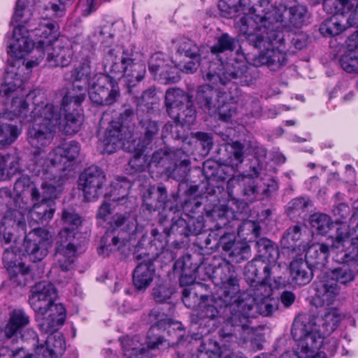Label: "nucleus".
Instances as JSON below:
<instances>
[{"label":"nucleus","instance_id":"nucleus-48","mask_svg":"<svg viewBox=\"0 0 358 358\" xmlns=\"http://www.w3.org/2000/svg\"><path fill=\"white\" fill-rule=\"evenodd\" d=\"M91 76L90 62L86 59L78 67L73 69L71 76L74 78L75 83L83 82V85L90 86L92 81L90 82Z\"/></svg>","mask_w":358,"mask_h":358},{"label":"nucleus","instance_id":"nucleus-35","mask_svg":"<svg viewBox=\"0 0 358 358\" xmlns=\"http://www.w3.org/2000/svg\"><path fill=\"white\" fill-rule=\"evenodd\" d=\"M15 64L8 66L4 76V83L0 87V94L8 96L12 92H14L17 87H20L22 83L26 80L21 75L20 67L18 66L17 71H15Z\"/></svg>","mask_w":358,"mask_h":358},{"label":"nucleus","instance_id":"nucleus-34","mask_svg":"<svg viewBox=\"0 0 358 358\" xmlns=\"http://www.w3.org/2000/svg\"><path fill=\"white\" fill-rule=\"evenodd\" d=\"M260 170H252L253 173L247 176H242L238 179V185L241 188V192L243 199L246 202L254 201L259 195V188L254 180V177L259 175Z\"/></svg>","mask_w":358,"mask_h":358},{"label":"nucleus","instance_id":"nucleus-52","mask_svg":"<svg viewBox=\"0 0 358 358\" xmlns=\"http://www.w3.org/2000/svg\"><path fill=\"white\" fill-rule=\"evenodd\" d=\"M276 309V303L273 299H271V297L265 300H262V301H257L255 303L254 310L252 312H250V314L251 315L250 320H251V318L255 316L256 313H258L263 316H269L272 315Z\"/></svg>","mask_w":358,"mask_h":358},{"label":"nucleus","instance_id":"nucleus-5","mask_svg":"<svg viewBox=\"0 0 358 358\" xmlns=\"http://www.w3.org/2000/svg\"><path fill=\"white\" fill-rule=\"evenodd\" d=\"M52 136H29L28 141L33 148L31 162L33 170L38 173L42 172L50 180L65 177L73 170L80 154V147L78 142L63 143L52 150L48 155L43 148L48 145Z\"/></svg>","mask_w":358,"mask_h":358},{"label":"nucleus","instance_id":"nucleus-60","mask_svg":"<svg viewBox=\"0 0 358 358\" xmlns=\"http://www.w3.org/2000/svg\"><path fill=\"white\" fill-rule=\"evenodd\" d=\"M173 294L172 289L166 285H159L152 289V296L157 303H166Z\"/></svg>","mask_w":358,"mask_h":358},{"label":"nucleus","instance_id":"nucleus-39","mask_svg":"<svg viewBox=\"0 0 358 358\" xmlns=\"http://www.w3.org/2000/svg\"><path fill=\"white\" fill-rule=\"evenodd\" d=\"M130 94L133 96L134 102L137 109L148 113L150 112L154 105L158 103L159 100L154 87L144 90L140 95H138V92L136 90L134 94Z\"/></svg>","mask_w":358,"mask_h":358},{"label":"nucleus","instance_id":"nucleus-64","mask_svg":"<svg viewBox=\"0 0 358 358\" xmlns=\"http://www.w3.org/2000/svg\"><path fill=\"white\" fill-rule=\"evenodd\" d=\"M358 8V0H338L336 3L335 9L342 14Z\"/></svg>","mask_w":358,"mask_h":358},{"label":"nucleus","instance_id":"nucleus-49","mask_svg":"<svg viewBox=\"0 0 358 358\" xmlns=\"http://www.w3.org/2000/svg\"><path fill=\"white\" fill-rule=\"evenodd\" d=\"M130 187V182L126 180H124L122 182L115 183L110 194V201L124 204V201L127 199Z\"/></svg>","mask_w":358,"mask_h":358},{"label":"nucleus","instance_id":"nucleus-43","mask_svg":"<svg viewBox=\"0 0 358 358\" xmlns=\"http://www.w3.org/2000/svg\"><path fill=\"white\" fill-rule=\"evenodd\" d=\"M102 137L99 139L98 144V148L102 152L110 155L118 149H123V138L121 136H102Z\"/></svg>","mask_w":358,"mask_h":358},{"label":"nucleus","instance_id":"nucleus-22","mask_svg":"<svg viewBox=\"0 0 358 358\" xmlns=\"http://www.w3.org/2000/svg\"><path fill=\"white\" fill-rule=\"evenodd\" d=\"M29 30L33 36L38 38L34 52L39 56H41V52H43L48 45H50L59 38V25L56 22L50 20L43 19L38 23L37 27L29 28Z\"/></svg>","mask_w":358,"mask_h":358},{"label":"nucleus","instance_id":"nucleus-27","mask_svg":"<svg viewBox=\"0 0 358 358\" xmlns=\"http://www.w3.org/2000/svg\"><path fill=\"white\" fill-rule=\"evenodd\" d=\"M29 323V317L22 309H14L9 314V320L1 331V336L4 339L15 340L22 328Z\"/></svg>","mask_w":358,"mask_h":358},{"label":"nucleus","instance_id":"nucleus-36","mask_svg":"<svg viewBox=\"0 0 358 358\" xmlns=\"http://www.w3.org/2000/svg\"><path fill=\"white\" fill-rule=\"evenodd\" d=\"M33 206L29 210L31 220L36 223L48 222L55 211L54 205L42 201H32Z\"/></svg>","mask_w":358,"mask_h":358},{"label":"nucleus","instance_id":"nucleus-21","mask_svg":"<svg viewBox=\"0 0 358 358\" xmlns=\"http://www.w3.org/2000/svg\"><path fill=\"white\" fill-rule=\"evenodd\" d=\"M134 111L131 107L126 108L120 114L118 118L106 122L101 120L99 131L103 134H132L134 132Z\"/></svg>","mask_w":358,"mask_h":358},{"label":"nucleus","instance_id":"nucleus-37","mask_svg":"<svg viewBox=\"0 0 358 358\" xmlns=\"http://www.w3.org/2000/svg\"><path fill=\"white\" fill-rule=\"evenodd\" d=\"M302 236V227L296 224L289 227L280 241L282 247L293 252L297 251V248L300 250L301 247L304 249L305 244L301 241Z\"/></svg>","mask_w":358,"mask_h":358},{"label":"nucleus","instance_id":"nucleus-57","mask_svg":"<svg viewBox=\"0 0 358 358\" xmlns=\"http://www.w3.org/2000/svg\"><path fill=\"white\" fill-rule=\"evenodd\" d=\"M178 152H167L166 151L157 150L152 154L151 159L148 164L150 166H155L157 167L159 165L164 166L166 169L168 168L167 162L169 160L174 159V157L180 154Z\"/></svg>","mask_w":358,"mask_h":358},{"label":"nucleus","instance_id":"nucleus-14","mask_svg":"<svg viewBox=\"0 0 358 358\" xmlns=\"http://www.w3.org/2000/svg\"><path fill=\"white\" fill-rule=\"evenodd\" d=\"M14 238L10 243H6L1 234L4 244H10L15 240V232H22L25 235L24 246L25 252L30 261L34 263L41 262L48 255L50 247L49 234L48 231L41 227H36L29 233L27 231L26 222L24 230L15 227L13 229Z\"/></svg>","mask_w":358,"mask_h":358},{"label":"nucleus","instance_id":"nucleus-9","mask_svg":"<svg viewBox=\"0 0 358 358\" xmlns=\"http://www.w3.org/2000/svg\"><path fill=\"white\" fill-rule=\"evenodd\" d=\"M331 252L343 266L332 271L331 280L344 285L352 282L358 273V235L352 237L346 226L338 227L331 238Z\"/></svg>","mask_w":358,"mask_h":358},{"label":"nucleus","instance_id":"nucleus-24","mask_svg":"<svg viewBox=\"0 0 358 358\" xmlns=\"http://www.w3.org/2000/svg\"><path fill=\"white\" fill-rule=\"evenodd\" d=\"M24 25L19 24L13 30V38L8 48V54L15 58H22L25 53L31 51L34 43L30 39Z\"/></svg>","mask_w":358,"mask_h":358},{"label":"nucleus","instance_id":"nucleus-8","mask_svg":"<svg viewBox=\"0 0 358 358\" xmlns=\"http://www.w3.org/2000/svg\"><path fill=\"white\" fill-rule=\"evenodd\" d=\"M62 220L64 227L57 235L55 243V262L50 273L58 278L73 269L79 238L81 236L78 228L82 221L73 210H64Z\"/></svg>","mask_w":358,"mask_h":358},{"label":"nucleus","instance_id":"nucleus-56","mask_svg":"<svg viewBox=\"0 0 358 358\" xmlns=\"http://www.w3.org/2000/svg\"><path fill=\"white\" fill-rule=\"evenodd\" d=\"M60 192L61 190L52 183L45 182L41 187L39 201L55 205L53 200L59 196Z\"/></svg>","mask_w":358,"mask_h":358},{"label":"nucleus","instance_id":"nucleus-42","mask_svg":"<svg viewBox=\"0 0 358 358\" xmlns=\"http://www.w3.org/2000/svg\"><path fill=\"white\" fill-rule=\"evenodd\" d=\"M261 227L257 222L246 220L238 228V235L243 239L252 241L260 235Z\"/></svg>","mask_w":358,"mask_h":358},{"label":"nucleus","instance_id":"nucleus-45","mask_svg":"<svg viewBox=\"0 0 358 358\" xmlns=\"http://www.w3.org/2000/svg\"><path fill=\"white\" fill-rule=\"evenodd\" d=\"M157 196V201L155 204L152 203H146L147 208L149 210H157L159 209L169 210H173V206L170 204V201L168 199V194L166 188L164 185H159L157 187L155 192Z\"/></svg>","mask_w":358,"mask_h":358},{"label":"nucleus","instance_id":"nucleus-55","mask_svg":"<svg viewBox=\"0 0 358 358\" xmlns=\"http://www.w3.org/2000/svg\"><path fill=\"white\" fill-rule=\"evenodd\" d=\"M190 164V162L188 159L181 160L178 164V162H174L175 168L172 170L170 169V166H168L166 170V173H168L170 178H173L174 180L182 181L183 180L187 173L189 170H188V166Z\"/></svg>","mask_w":358,"mask_h":358},{"label":"nucleus","instance_id":"nucleus-53","mask_svg":"<svg viewBox=\"0 0 358 358\" xmlns=\"http://www.w3.org/2000/svg\"><path fill=\"white\" fill-rule=\"evenodd\" d=\"M310 205H311V201L307 198H295L288 203L287 214L292 217L296 215L300 216Z\"/></svg>","mask_w":358,"mask_h":358},{"label":"nucleus","instance_id":"nucleus-7","mask_svg":"<svg viewBox=\"0 0 358 358\" xmlns=\"http://www.w3.org/2000/svg\"><path fill=\"white\" fill-rule=\"evenodd\" d=\"M343 318L336 308L328 309L320 315H299L293 322L291 334L301 351L310 356L320 346V340L331 335Z\"/></svg>","mask_w":358,"mask_h":358},{"label":"nucleus","instance_id":"nucleus-44","mask_svg":"<svg viewBox=\"0 0 358 358\" xmlns=\"http://www.w3.org/2000/svg\"><path fill=\"white\" fill-rule=\"evenodd\" d=\"M236 46V41L228 34H222L217 38V43L210 47L212 54L219 56L224 52H232Z\"/></svg>","mask_w":358,"mask_h":358},{"label":"nucleus","instance_id":"nucleus-59","mask_svg":"<svg viewBox=\"0 0 358 358\" xmlns=\"http://www.w3.org/2000/svg\"><path fill=\"white\" fill-rule=\"evenodd\" d=\"M171 234L188 237L189 236V220L187 221L183 218H178L174 221L169 229V235Z\"/></svg>","mask_w":358,"mask_h":358},{"label":"nucleus","instance_id":"nucleus-58","mask_svg":"<svg viewBox=\"0 0 358 358\" xmlns=\"http://www.w3.org/2000/svg\"><path fill=\"white\" fill-rule=\"evenodd\" d=\"M147 166V159L141 154H134L133 157L128 162L127 171L131 174L144 171Z\"/></svg>","mask_w":358,"mask_h":358},{"label":"nucleus","instance_id":"nucleus-30","mask_svg":"<svg viewBox=\"0 0 358 358\" xmlns=\"http://www.w3.org/2000/svg\"><path fill=\"white\" fill-rule=\"evenodd\" d=\"M155 275V266L151 261L140 263L133 272V282L136 289L145 291Z\"/></svg>","mask_w":358,"mask_h":358},{"label":"nucleus","instance_id":"nucleus-10","mask_svg":"<svg viewBox=\"0 0 358 358\" xmlns=\"http://www.w3.org/2000/svg\"><path fill=\"white\" fill-rule=\"evenodd\" d=\"M131 50L122 46L110 49L106 55L105 68L109 67L114 76H122L129 94H134L135 88L144 79L146 66L144 62L136 60Z\"/></svg>","mask_w":358,"mask_h":358},{"label":"nucleus","instance_id":"nucleus-1","mask_svg":"<svg viewBox=\"0 0 358 358\" xmlns=\"http://www.w3.org/2000/svg\"><path fill=\"white\" fill-rule=\"evenodd\" d=\"M239 6L244 15L236 20V27L249 45L260 50L258 55L248 54L245 60L254 66L279 69L287 62L284 34L280 29L287 25L301 27L307 16L306 7H273L266 0H239Z\"/></svg>","mask_w":358,"mask_h":358},{"label":"nucleus","instance_id":"nucleus-26","mask_svg":"<svg viewBox=\"0 0 358 358\" xmlns=\"http://www.w3.org/2000/svg\"><path fill=\"white\" fill-rule=\"evenodd\" d=\"M120 341L123 350V355L117 356L113 353L111 349L105 350L106 358H152L149 352H143L142 348H139V337L134 336L132 337L125 336L120 338Z\"/></svg>","mask_w":358,"mask_h":358},{"label":"nucleus","instance_id":"nucleus-47","mask_svg":"<svg viewBox=\"0 0 358 358\" xmlns=\"http://www.w3.org/2000/svg\"><path fill=\"white\" fill-rule=\"evenodd\" d=\"M310 223L313 229L320 235H325L331 228V218L326 214L315 213L310 216Z\"/></svg>","mask_w":358,"mask_h":358},{"label":"nucleus","instance_id":"nucleus-63","mask_svg":"<svg viewBox=\"0 0 358 358\" xmlns=\"http://www.w3.org/2000/svg\"><path fill=\"white\" fill-rule=\"evenodd\" d=\"M279 257V250L276 244L273 243L270 247L267 248L261 257L258 259L265 260L268 264H276L275 262Z\"/></svg>","mask_w":358,"mask_h":358},{"label":"nucleus","instance_id":"nucleus-17","mask_svg":"<svg viewBox=\"0 0 358 358\" xmlns=\"http://www.w3.org/2000/svg\"><path fill=\"white\" fill-rule=\"evenodd\" d=\"M254 283L255 285H252L247 292H241L239 287V291L234 294V302L238 305L240 313L243 317L247 316L250 326L252 325L250 312L254 310L255 303L270 298L274 289L264 280H257Z\"/></svg>","mask_w":358,"mask_h":358},{"label":"nucleus","instance_id":"nucleus-54","mask_svg":"<svg viewBox=\"0 0 358 358\" xmlns=\"http://www.w3.org/2000/svg\"><path fill=\"white\" fill-rule=\"evenodd\" d=\"M342 69L348 73L358 72V52L350 50L340 59Z\"/></svg>","mask_w":358,"mask_h":358},{"label":"nucleus","instance_id":"nucleus-41","mask_svg":"<svg viewBox=\"0 0 358 358\" xmlns=\"http://www.w3.org/2000/svg\"><path fill=\"white\" fill-rule=\"evenodd\" d=\"M39 298L41 300L54 301L57 297V292L54 285L47 281H41L36 283L31 289L29 299Z\"/></svg>","mask_w":358,"mask_h":358},{"label":"nucleus","instance_id":"nucleus-40","mask_svg":"<svg viewBox=\"0 0 358 358\" xmlns=\"http://www.w3.org/2000/svg\"><path fill=\"white\" fill-rule=\"evenodd\" d=\"M123 150L134 154H141L152 141V136H121Z\"/></svg>","mask_w":358,"mask_h":358},{"label":"nucleus","instance_id":"nucleus-50","mask_svg":"<svg viewBox=\"0 0 358 358\" xmlns=\"http://www.w3.org/2000/svg\"><path fill=\"white\" fill-rule=\"evenodd\" d=\"M176 52L186 58H195L199 54L196 45L189 38H182L178 41Z\"/></svg>","mask_w":358,"mask_h":358},{"label":"nucleus","instance_id":"nucleus-33","mask_svg":"<svg viewBox=\"0 0 358 358\" xmlns=\"http://www.w3.org/2000/svg\"><path fill=\"white\" fill-rule=\"evenodd\" d=\"M160 323H157L152 326L148 330L145 340L146 348L139 342V348H142L143 352H149V354L152 355V358L156 357V355H154L152 351L160 350L163 348L166 349L170 345L169 342L157 332L160 329Z\"/></svg>","mask_w":358,"mask_h":358},{"label":"nucleus","instance_id":"nucleus-31","mask_svg":"<svg viewBox=\"0 0 358 358\" xmlns=\"http://www.w3.org/2000/svg\"><path fill=\"white\" fill-rule=\"evenodd\" d=\"M289 269L292 280L299 285L309 283L315 271L309 263L302 258H296L291 262Z\"/></svg>","mask_w":358,"mask_h":358},{"label":"nucleus","instance_id":"nucleus-13","mask_svg":"<svg viewBox=\"0 0 358 358\" xmlns=\"http://www.w3.org/2000/svg\"><path fill=\"white\" fill-rule=\"evenodd\" d=\"M244 275L248 282L264 280L271 287L280 289L285 285V280L280 264H268L262 259H253L245 266Z\"/></svg>","mask_w":358,"mask_h":358},{"label":"nucleus","instance_id":"nucleus-3","mask_svg":"<svg viewBox=\"0 0 358 358\" xmlns=\"http://www.w3.org/2000/svg\"><path fill=\"white\" fill-rule=\"evenodd\" d=\"M224 69L222 64H210L208 69H201L203 78L209 84L198 87L195 101L199 108L210 116L219 115L220 119L227 122L236 113L234 103L239 95L232 80L248 78L245 65Z\"/></svg>","mask_w":358,"mask_h":358},{"label":"nucleus","instance_id":"nucleus-28","mask_svg":"<svg viewBox=\"0 0 358 358\" xmlns=\"http://www.w3.org/2000/svg\"><path fill=\"white\" fill-rule=\"evenodd\" d=\"M173 62L162 52L153 54L148 62L149 71L154 76L158 75L162 79L169 82L174 78L176 70Z\"/></svg>","mask_w":358,"mask_h":358},{"label":"nucleus","instance_id":"nucleus-25","mask_svg":"<svg viewBox=\"0 0 358 358\" xmlns=\"http://www.w3.org/2000/svg\"><path fill=\"white\" fill-rule=\"evenodd\" d=\"M234 234H224L220 239V244L222 250L228 253L230 260L239 264L249 259L250 247L246 243L236 242Z\"/></svg>","mask_w":358,"mask_h":358},{"label":"nucleus","instance_id":"nucleus-12","mask_svg":"<svg viewBox=\"0 0 358 358\" xmlns=\"http://www.w3.org/2000/svg\"><path fill=\"white\" fill-rule=\"evenodd\" d=\"M108 228L101 239V245L98 248L100 255L108 256L130 241L137 229L136 217L130 213H117L108 222Z\"/></svg>","mask_w":358,"mask_h":358},{"label":"nucleus","instance_id":"nucleus-32","mask_svg":"<svg viewBox=\"0 0 358 358\" xmlns=\"http://www.w3.org/2000/svg\"><path fill=\"white\" fill-rule=\"evenodd\" d=\"M339 286L334 280L321 281L316 288L314 299L317 306H330L333 304L339 294Z\"/></svg>","mask_w":358,"mask_h":358},{"label":"nucleus","instance_id":"nucleus-19","mask_svg":"<svg viewBox=\"0 0 358 358\" xmlns=\"http://www.w3.org/2000/svg\"><path fill=\"white\" fill-rule=\"evenodd\" d=\"M59 327L51 329L45 340H41V344L34 348L33 358H55L62 356L66 350V343Z\"/></svg>","mask_w":358,"mask_h":358},{"label":"nucleus","instance_id":"nucleus-16","mask_svg":"<svg viewBox=\"0 0 358 358\" xmlns=\"http://www.w3.org/2000/svg\"><path fill=\"white\" fill-rule=\"evenodd\" d=\"M88 92L90 100L99 106H111L120 96L119 87L110 76L102 73L94 76Z\"/></svg>","mask_w":358,"mask_h":358},{"label":"nucleus","instance_id":"nucleus-61","mask_svg":"<svg viewBox=\"0 0 358 358\" xmlns=\"http://www.w3.org/2000/svg\"><path fill=\"white\" fill-rule=\"evenodd\" d=\"M200 65V55L195 58L185 57L178 64L180 70L186 73H194Z\"/></svg>","mask_w":358,"mask_h":358},{"label":"nucleus","instance_id":"nucleus-51","mask_svg":"<svg viewBox=\"0 0 358 358\" xmlns=\"http://www.w3.org/2000/svg\"><path fill=\"white\" fill-rule=\"evenodd\" d=\"M194 289L190 287L185 288L182 291V301L188 308H194L201 302L205 303L209 301V296L207 295H201L199 298Z\"/></svg>","mask_w":358,"mask_h":358},{"label":"nucleus","instance_id":"nucleus-2","mask_svg":"<svg viewBox=\"0 0 358 358\" xmlns=\"http://www.w3.org/2000/svg\"><path fill=\"white\" fill-rule=\"evenodd\" d=\"M87 92L86 85L73 83L72 87L63 97L61 110L64 115L62 120L56 113L52 104H46L43 108H35L29 114L25 101H20L18 117L11 118V114H0V134H20L24 126L28 127L27 134H76L81 127L83 117L80 106Z\"/></svg>","mask_w":358,"mask_h":358},{"label":"nucleus","instance_id":"nucleus-15","mask_svg":"<svg viewBox=\"0 0 358 358\" xmlns=\"http://www.w3.org/2000/svg\"><path fill=\"white\" fill-rule=\"evenodd\" d=\"M29 301L31 307L36 313L44 315L50 312L48 315L43 317L38 324L42 332H48L50 330L55 329L64 324L66 320V309L62 304H55L52 299L46 301L36 297L29 299Z\"/></svg>","mask_w":358,"mask_h":358},{"label":"nucleus","instance_id":"nucleus-29","mask_svg":"<svg viewBox=\"0 0 358 358\" xmlns=\"http://www.w3.org/2000/svg\"><path fill=\"white\" fill-rule=\"evenodd\" d=\"M334 236L335 234L330 237V244L317 243L308 248L305 259L315 271L321 270L325 266L329 252H331V238Z\"/></svg>","mask_w":358,"mask_h":358},{"label":"nucleus","instance_id":"nucleus-20","mask_svg":"<svg viewBox=\"0 0 358 358\" xmlns=\"http://www.w3.org/2000/svg\"><path fill=\"white\" fill-rule=\"evenodd\" d=\"M105 182V175L100 168L91 166L86 169L79 177L81 187L86 200L91 201L99 197Z\"/></svg>","mask_w":358,"mask_h":358},{"label":"nucleus","instance_id":"nucleus-23","mask_svg":"<svg viewBox=\"0 0 358 358\" xmlns=\"http://www.w3.org/2000/svg\"><path fill=\"white\" fill-rule=\"evenodd\" d=\"M21 252L18 248L13 247L5 248L3 254V262L6 268L10 278L17 280L34 270V266H26L20 259Z\"/></svg>","mask_w":358,"mask_h":358},{"label":"nucleus","instance_id":"nucleus-18","mask_svg":"<svg viewBox=\"0 0 358 358\" xmlns=\"http://www.w3.org/2000/svg\"><path fill=\"white\" fill-rule=\"evenodd\" d=\"M46 53V64L51 68L69 66L73 58V43L65 36H59L50 45H48L41 56Z\"/></svg>","mask_w":358,"mask_h":358},{"label":"nucleus","instance_id":"nucleus-62","mask_svg":"<svg viewBox=\"0 0 358 358\" xmlns=\"http://www.w3.org/2000/svg\"><path fill=\"white\" fill-rule=\"evenodd\" d=\"M197 358H220V350L217 342H210L209 348H203L197 355Z\"/></svg>","mask_w":358,"mask_h":358},{"label":"nucleus","instance_id":"nucleus-6","mask_svg":"<svg viewBox=\"0 0 358 358\" xmlns=\"http://www.w3.org/2000/svg\"><path fill=\"white\" fill-rule=\"evenodd\" d=\"M16 196H13L7 187L0 189V213L2 220L0 224V234L6 243L14 238L15 227L24 230V213L29 210L28 198L32 201L40 199V191L31 181L29 177L22 176L14 184Z\"/></svg>","mask_w":358,"mask_h":358},{"label":"nucleus","instance_id":"nucleus-38","mask_svg":"<svg viewBox=\"0 0 358 358\" xmlns=\"http://www.w3.org/2000/svg\"><path fill=\"white\" fill-rule=\"evenodd\" d=\"M346 29L344 24V13L336 9V14L325 20L320 26V31L324 36H336Z\"/></svg>","mask_w":358,"mask_h":358},{"label":"nucleus","instance_id":"nucleus-4","mask_svg":"<svg viewBox=\"0 0 358 358\" xmlns=\"http://www.w3.org/2000/svg\"><path fill=\"white\" fill-rule=\"evenodd\" d=\"M213 278L220 285V292L210 297L199 313L201 323L206 320L213 321L224 315L234 327V338L241 343H247L255 333L247 316H242L234 294L239 291V281L235 267L229 262H223L213 271Z\"/></svg>","mask_w":358,"mask_h":358},{"label":"nucleus","instance_id":"nucleus-11","mask_svg":"<svg viewBox=\"0 0 358 358\" xmlns=\"http://www.w3.org/2000/svg\"><path fill=\"white\" fill-rule=\"evenodd\" d=\"M166 111L173 123H166L162 132L164 134H179V128L192 124L196 116L192 96L180 89H169L165 95Z\"/></svg>","mask_w":358,"mask_h":358},{"label":"nucleus","instance_id":"nucleus-46","mask_svg":"<svg viewBox=\"0 0 358 358\" xmlns=\"http://www.w3.org/2000/svg\"><path fill=\"white\" fill-rule=\"evenodd\" d=\"M173 271L175 273H180V285L182 287L192 286L195 280V276L192 271L185 267L184 259H179L174 263Z\"/></svg>","mask_w":358,"mask_h":358}]
</instances>
